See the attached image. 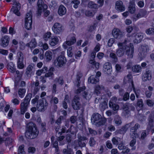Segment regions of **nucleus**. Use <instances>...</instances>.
<instances>
[{"instance_id": "4c0bfd02", "label": "nucleus", "mask_w": 154, "mask_h": 154, "mask_svg": "<svg viewBox=\"0 0 154 154\" xmlns=\"http://www.w3.org/2000/svg\"><path fill=\"white\" fill-rule=\"evenodd\" d=\"M132 70L133 72L139 73L141 71V68L140 65H136L132 67Z\"/></svg>"}, {"instance_id": "ea45409f", "label": "nucleus", "mask_w": 154, "mask_h": 154, "mask_svg": "<svg viewBox=\"0 0 154 154\" xmlns=\"http://www.w3.org/2000/svg\"><path fill=\"white\" fill-rule=\"evenodd\" d=\"M54 71V68L51 67L49 70L48 72L45 74V77H52L54 75L53 72Z\"/></svg>"}, {"instance_id": "4be33fe9", "label": "nucleus", "mask_w": 154, "mask_h": 154, "mask_svg": "<svg viewBox=\"0 0 154 154\" xmlns=\"http://www.w3.org/2000/svg\"><path fill=\"white\" fill-rule=\"evenodd\" d=\"M148 123L147 128L148 130H149L153 126V124L154 122V115L152 113L150 114L148 118Z\"/></svg>"}, {"instance_id": "e433bc0d", "label": "nucleus", "mask_w": 154, "mask_h": 154, "mask_svg": "<svg viewBox=\"0 0 154 154\" xmlns=\"http://www.w3.org/2000/svg\"><path fill=\"white\" fill-rule=\"evenodd\" d=\"M104 88V87L102 85H96L95 88L94 93L97 95L100 93V90Z\"/></svg>"}, {"instance_id": "b1692460", "label": "nucleus", "mask_w": 154, "mask_h": 154, "mask_svg": "<svg viewBox=\"0 0 154 154\" xmlns=\"http://www.w3.org/2000/svg\"><path fill=\"white\" fill-rule=\"evenodd\" d=\"M134 37V43H138L140 42L143 38V34L142 33H137L133 36Z\"/></svg>"}, {"instance_id": "bf43d9fd", "label": "nucleus", "mask_w": 154, "mask_h": 154, "mask_svg": "<svg viewBox=\"0 0 154 154\" xmlns=\"http://www.w3.org/2000/svg\"><path fill=\"white\" fill-rule=\"evenodd\" d=\"M16 74L17 75V77H16L15 78H16V81L17 82L20 80L21 75L20 74V72L18 70L16 71Z\"/></svg>"}, {"instance_id": "473e14b6", "label": "nucleus", "mask_w": 154, "mask_h": 154, "mask_svg": "<svg viewBox=\"0 0 154 154\" xmlns=\"http://www.w3.org/2000/svg\"><path fill=\"white\" fill-rule=\"evenodd\" d=\"M99 81V78L97 76L92 75L88 79V82L92 84H96Z\"/></svg>"}, {"instance_id": "7ed1b4c3", "label": "nucleus", "mask_w": 154, "mask_h": 154, "mask_svg": "<svg viewBox=\"0 0 154 154\" xmlns=\"http://www.w3.org/2000/svg\"><path fill=\"white\" fill-rule=\"evenodd\" d=\"M32 96L31 94H28L25 97L23 102L21 103V111L22 114H23L27 110Z\"/></svg>"}, {"instance_id": "13d9d810", "label": "nucleus", "mask_w": 154, "mask_h": 154, "mask_svg": "<svg viewBox=\"0 0 154 154\" xmlns=\"http://www.w3.org/2000/svg\"><path fill=\"white\" fill-rule=\"evenodd\" d=\"M136 11L135 6H129L128 11L131 14L134 13Z\"/></svg>"}, {"instance_id": "3c124183", "label": "nucleus", "mask_w": 154, "mask_h": 154, "mask_svg": "<svg viewBox=\"0 0 154 154\" xmlns=\"http://www.w3.org/2000/svg\"><path fill=\"white\" fill-rule=\"evenodd\" d=\"M109 57L112 59L115 62H116L118 60V58L116 55L113 53H111L109 54Z\"/></svg>"}, {"instance_id": "ddd939ff", "label": "nucleus", "mask_w": 154, "mask_h": 154, "mask_svg": "<svg viewBox=\"0 0 154 154\" xmlns=\"http://www.w3.org/2000/svg\"><path fill=\"white\" fill-rule=\"evenodd\" d=\"M37 5L38 8L37 11V14L38 16H39L41 15L42 9H43V10H45L48 7L46 5L44 4L42 0H38Z\"/></svg>"}, {"instance_id": "09e8293b", "label": "nucleus", "mask_w": 154, "mask_h": 154, "mask_svg": "<svg viewBox=\"0 0 154 154\" xmlns=\"http://www.w3.org/2000/svg\"><path fill=\"white\" fill-rule=\"evenodd\" d=\"M63 152L64 154H74V152L70 148L67 149H63Z\"/></svg>"}, {"instance_id": "c85d7f7f", "label": "nucleus", "mask_w": 154, "mask_h": 154, "mask_svg": "<svg viewBox=\"0 0 154 154\" xmlns=\"http://www.w3.org/2000/svg\"><path fill=\"white\" fill-rule=\"evenodd\" d=\"M9 37L7 36H5L2 39V42L1 44L2 46L4 47L7 46L9 43Z\"/></svg>"}, {"instance_id": "5701e85b", "label": "nucleus", "mask_w": 154, "mask_h": 154, "mask_svg": "<svg viewBox=\"0 0 154 154\" xmlns=\"http://www.w3.org/2000/svg\"><path fill=\"white\" fill-rule=\"evenodd\" d=\"M103 70L108 74H109L112 71L111 64L109 62L106 63L103 66Z\"/></svg>"}, {"instance_id": "603ef678", "label": "nucleus", "mask_w": 154, "mask_h": 154, "mask_svg": "<svg viewBox=\"0 0 154 154\" xmlns=\"http://www.w3.org/2000/svg\"><path fill=\"white\" fill-rule=\"evenodd\" d=\"M53 102L54 104H57L58 102V99L56 97H54L53 96L51 97V100L50 102L51 103Z\"/></svg>"}, {"instance_id": "4468645a", "label": "nucleus", "mask_w": 154, "mask_h": 154, "mask_svg": "<svg viewBox=\"0 0 154 154\" xmlns=\"http://www.w3.org/2000/svg\"><path fill=\"white\" fill-rule=\"evenodd\" d=\"M117 98L116 97H112L109 102V106L114 111L118 110L119 108V105L116 104Z\"/></svg>"}, {"instance_id": "8fccbe9b", "label": "nucleus", "mask_w": 154, "mask_h": 154, "mask_svg": "<svg viewBox=\"0 0 154 154\" xmlns=\"http://www.w3.org/2000/svg\"><path fill=\"white\" fill-rule=\"evenodd\" d=\"M100 107L101 110H104L107 107V104L106 102L104 101L100 104Z\"/></svg>"}, {"instance_id": "052dcab7", "label": "nucleus", "mask_w": 154, "mask_h": 154, "mask_svg": "<svg viewBox=\"0 0 154 154\" xmlns=\"http://www.w3.org/2000/svg\"><path fill=\"white\" fill-rule=\"evenodd\" d=\"M132 76L131 74H128L127 76L125 78V79H128V81L130 82H131V85H132V82L133 81L132 79Z\"/></svg>"}, {"instance_id": "9d476101", "label": "nucleus", "mask_w": 154, "mask_h": 154, "mask_svg": "<svg viewBox=\"0 0 154 154\" xmlns=\"http://www.w3.org/2000/svg\"><path fill=\"white\" fill-rule=\"evenodd\" d=\"M79 97L76 95L75 96L72 102V105L74 110H78L80 108L81 104L79 101Z\"/></svg>"}, {"instance_id": "c03bdc74", "label": "nucleus", "mask_w": 154, "mask_h": 154, "mask_svg": "<svg viewBox=\"0 0 154 154\" xmlns=\"http://www.w3.org/2000/svg\"><path fill=\"white\" fill-rule=\"evenodd\" d=\"M82 76V73H78L77 75V78H76V86L77 87H79V84L80 83V79Z\"/></svg>"}, {"instance_id": "a878e982", "label": "nucleus", "mask_w": 154, "mask_h": 154, "mask_svg": "<svg viewBox=\"0 0 154 154\" xmlns=\"http://www.w3.org/2000/svg\"><path fill=\"white\" fill-rule=\"evenodd\" d=\"M116 8L117 10L121 11H124L125 10V7L121 1H118L116 2Z\"/></svg>"}, {"instance_id": "412c9836", "label": "nucleus", "mask_w": 154, "mask_h": 154, "mask_svg": "<svg viewBox=\"0 0 154 154\" xmlns=\"http://www.w3.org/2000/svg\"><path fill=\"white\" fill-rule=\"evenodd\" d=\"M134 122H132L128 124H126L125 125L122 126V128L119 130V132L121 134H124L126 132L127 130L131 126H132L134 125Z\"/></svg>"}, {"instance_id": "f704fd0d", "label": "nucleus", "mask_w": 154, "mask_h": 154, "mask_svg": "<svg viewBox=\"0 0 154 154\" xmlns=\"http://www.w3.org/2000/svg\"><path fill=\"white\" fill-rule=\"evenodd\" d=\"M45 58L47 61H49L52 58V53L51 52L48 51H46L45 54Z\"/></svg>"}, {"instance_id": "bb28decb", "label": "nucleus", "mask_w": 154, "mask_h": 154, "mask_svg": "<svg viewBox=\"0 0 154 154\" xmlns=\"http://www.w3.org/2000/svg\"><path fill=\"white\" fill-rule=\"evenodd\" d=\"M125 50H126V54L130 57L132 58L134 53V49L133 48H131V50H130V48L127 45V42H126V47H125Z\"/></svg>"}, {"instance_id": "20e7f679", "label": "nucleus", "mask_w": 154, "mask_h": 154, "mask_svg": "<svg viewBox=\"0 0 154 154\" xmlns=\"http://www.w3.org/2000/svg\"><path fill=\"white\" fill-rule=\"evenodd\" d=\"M61 54L57 57L54 61V64L55 66L61 67L65 65L66 62V58L64 55V52L61 51Z\"/></svg>"}, {"instance_id": "a211bd4d", "label": "nucleus", "mask_w": 154, "mask_h": 154, "mask_svg": "<svg viewBox=\"0 0 154 154\" xmlns=\"http://www.w3.org/2000/svg\"><path fill=\"white\" fill-rule=\"evenodd\" d=\"M69 37H68L67 38V40H69ZM76 41L75 37L74 36H72L69 40H67L63 43V46L64 48L66 49L67 48L68 46H70L74 44Z\"/></svg>"}, {"instance_id": "a19ab883", "label": "nucleus", "mask_w": 154, "mask_h": 154, "mask_svg": "<svg viewBox=\"0 0 154 154\" xmlns=\"http://www.w3.org/2000/svg\"><path fill=\"white\" fill-rule=\"evenodd\" d=\"M54 81L55 82L62 85L64 83L63 77V76H60L59 77L56 78L54 80Z\"/></svg>"}, {"instance_id": "69168bd1", "label": "nucleus", "mask_w": 154, "mask_h": 154, "mask_svg": "<svg viewBox=\"0 0 154 154\" xmlns=\"http://www.w3.org/2000/svg\"><path fill=\"white\" fill-rule=\"evenodd\" d=\"M86 16L89 17H92L93 16V13L91 11L88 10H86L85 12Z\"/></svg>"}, {"instance_id": "de8ad7c7", "label": "nucleus", "mask_w": 154, "mask_h": 154, "mask_svg": "<svg viewBox=\"0 0 154 154\" xmlns=\"http://www.w3.org/2000/svg\"><path fill=\"white\" fill-rule=\"evenodd\" d=\"M132 87L133 88L134 92L136 94V97L137 98H138L139 96L140 93V90H135L134 86V82H132Z\"/></svg>"}, {"instance_id": "f257e3e1", "label": "nucleus", "mask_w": 154, "mask_h": 154, "mask_svg": "<svg viewBox=\"0 0 154 154\" xmlns=\"http://www.w3.org/2000/svg\"><path fill=\"white\" fill-rule=\"evenodd\" d=\"M27 130L25 133V136L29 139H33L36 138L38 135L39 131L35 124L29 122L27 125Z\"/></svg>"}, {"instance_id": "f8f14e48", "label": "nucleus", "mask_w": 154, "mask_h": 154, "mask_svg": "<svg viewBox=\"0 0 154 154\" xmlns=\"http://www.w3.org/2000/svg\"><path fill=\"white\" fill-rule=\"evenodd\" d=\"M140 127V125L138 123L136 124L134 126L132 127L130 129V134L131 138L134 137L135 138L139 137V135L137 133V130Z\"/></svg>"}, {"instance_id": "58836bf2", "label": "nucleus", "mask_w": 154, "mask_h": 154, "mask_svg": "<svg viewBox=\"0 0 154 154\" xmlns=\"http://www.w3.org/2000/svg\"><path fill=\"white\" fill-rule=\"evenodd\" d=\"M58 41L59 39L57 37H54L50 41V44L51 46H53L57 44Z\"/></svg>"}, {"instance_id": "e2e57ef3", "label": "nucleus", "mask_w": 154, "mask_h": 154, "mask_svg": "<svg viewBox=\"0 0 154 154\" xmlns=\"http://www.w3.org/2000/svg\"><path fill=\"white\" fill-rule=\"evenodd\" d=\"M88 130L90 134H92V135H95L97 134V132L96 131L91 128H88Z\"/></svg>"}, {"instance_id": "5fc2aeb1", "label": "nucleus", "mask_w": 154, "mask_h": 154, "mask_svg": "<svg viewBox=\"0 0 154 154\" xmlns=\"http://www.w3.org/2000/svg\"><path fill=\"white\" fill-rule=\"evenodd\" d=\"M129 93L128 92H126L124 94V95L123 100L124 101H126L129 100Z\"/></svg>"}, {"instance_id": "2f4dec72", "label": "nucleus", "mask_w": 154, "mask_h": 154, "mask_svg": "<svg viewBox=\"0 0 154 154\" xmlns=\"http://www.w3.org/2000/svg\"><path fill=\"white\" fill-rule=\"evenodd\" d=\"M92 94V93L90 91H85L82 94V96L84 98L88 100L91 97Z\"/></svg>"}, {"instance_id": "338daca9", "label": "nucleus", "mask_w": 154, "mask_h": 154, "mask_svg": "<svg viewBox=\"0 0 154 154\" xmlns=\"http://www.w3.org/2000/svg\"><path fill=\"white\" fill-rule=\"evenodd\" d=\"M13 141V140L12 138H9L5 140V143L8 145H11Z\"/></svg>"}, {"instance_id": "393cba45", "label": "nucleus", "mask_w": 154, "mask_h": 154, "mask_svg": "<svg viewBox=\"0 0 154 154\" xmlns=\"http://www.w3.org/2000/svg\"><path fill=\"white\" fill-rule=\"evenodd\" d=\"M151 71L147 69L145 73L143 75V81H146L147 80H150L152 78Z\"/></svg>"}, {"instance_id": "37998d69", "label": "nucleus", "mask_w": 154, "mask_h": 154, "mask_svg": "<svg viewBox=\"0 0 154 154\" xmlns=\"http://www.w3.org/2000/svg\"><path fill=\"white\" fill-rule=\"evenodd\" d=\"M26 89L25 88H20L18 91V93L19 96L21 98L23 97L26 92Z\"/></svg>"}, {"instance_id": "39448f33", "label": "nucleus", "mask_w": 154, "mask_h": 154, "mask_svg": "<svg viewBox=\"0 0 154 154\" xmlns=\"http://www.w3.org/2000/svg\"><path fill=\"white\" fill-rule=\"evenodd\" d=\"M25 27L27 30H30L32 28V13L31 11L27 13L25 18Z\"/></svg>"}, {"instance_id": "79ce46f5", "label": "nucleus", "mask_w": 154, "mask_h": 154, "mask_svg": "<svg viewBox=\"0 0 154 154\" xmlns=\"http://www.w3.org/2000/svg\"><path fill=\"white\" fill-rule=\"evenodd\" d=\"M120 141V138L117 137H115L112 138V141L114 145H118Z\"/></svg>"}, {"instance_id": "0e129e2a", "label": "nucleus", "mask_w": 154, "mask_h": 154, "mask_svg": "<svg viewBox=\"0 0 154 154\" xmlns=\"http://www.w3.org/2000/svg\"><path fill=\"white\" fill-rule=\"evenodd\" d=\"M143 17L140 14L139 12L136 15L133 17V18L134 21H136L138 19Z\"/></svg>"}, {"instance_id": "f3484780", "label": "nucleus", "mask_w": 154, "mask_h": 154, "mask_svg": "<svg viewBox=\"0 0 154 154\" xmlns=\"http://www.w3.org/2000/svg\"><path fill=\"white\" fill-rule=\"evenodd\" d=\"M113 36L116 38L120 39L124 35V32L118 28L114 29L112 31Z\"/></svg>"}, {"instance_id": "c756f323", "label": "nucleus", "mask_w": 154, "mask_h": 154, "mask_svg": "<svg viewBox=\"0 0 154 154\" xmlns=\"http://www.w3.org/2000/svg\"><path fill=\"white\" fill-rule=\"evenodd\" d=\"M37 43L35 38L32 39L29 43L26 44V46H28L31 49L35 48L37 46Z\"/></svg>"}, {"instance_id": "dca6fc26", "label": "nucleus", "mask_w": 154, "mask_h": 154, "mask_svg": "<svg viewBox=\"0 0 154 154\" xmlns=\"http://www.w3.org/2000/svg\"><path fill=\"white\" fill-rule=\"evenodd\" d=\"M52 30L56 34L60 33L63 30L62 25L58 23H55L52 27Z\"/></svg>"}, {"instance_id": "49530a36", "label": "nucleus", "mask_w": 154, "mask_h": 154, "mask_svg": "<svg viewBox=\"0 0 154 154\" xmlns=\"http://www.w3.org/2000/svg\"><path fill=\"white\" fill-rule=\"evenodd\" d=\"M96 143V141L95 140L94 138L91 137L90 138L89 144L90 146H94L95 145Z\"/></svg>"}, {"instance_id": "6ab92c4d", "label": "nucleus", "mask_w": 154, "mask_h": 154, "mask_svg": "<svg viewBox=\"0 0 154 154\" xmlns=\"http://www.w3.org/2000/svg\"><path fill=\"white\" fill-rule=\"evenodd\" d=\"M14 6L13 8L11 9L12 11L13 9V13L18 16H20V13L19 11L20 9V5L17 2H14L13 4Z\"/></svg>"}, {"instance_id": "4d7b16f0", "label": "nucleus", "mask_w": 154, "mask_h": 154, "mask_svg": "<svg viewBox=\"0 0 154 154\" xmlns=\"http://www.w3.org/2000/svg\"><path fill=\"white\" fill-rule=\"evenodd\" d=\"M51 33L50 32H48L44 35L43 38L45 40H48L51 37Z\"/></svg>"}, {"instance_id": "680f3d73", "label": "nucleus", "mask_w": 154, "mask_h": 154, "mask_svg": "<svg viewBox=\"0 0 154 154\" xmlns=\"http://www.w3.org/2000/svg\"><path fill=\"white\" fill-rule=\"evenodd\" d=\"M146 33L150 35H152L154 33V29L153 28H149L146 30Z\"/></svg>"}, {"instance_id": "c9c22d12", "label": "nucleus", "mask_w": 154, "mask_h": 154, "mask_svg": "<svg viewBox=\"0 0 154 154\" xmlns=\"http://www.w3.org/2000/svg\"><path fill=\"white\" fill-rule=\"evenodd\" d=\"M88 5L90 8L97 9L98 8V5L92 1H89Z\"/></svg>"}, {"instance_id": "774afa93", "label": "nucleus", "mask_w": 154, "mask_h": 154, "mask_svg": "<svg viewBox=\"0 0 154 154\" xmlns=\"http://www.w3.org/2000/svg\"><path fill=\"white\" fill-rule=\"evenodd\" d=\"M63 119V117L62 116H60L57 119L56 122V123L57 124V125H60L61 123L62 120Z\"/></svg>"}, {"instance_id": "423d86ee", "label": "nucleus", "mask_w": 154, "mask_h": 154, "mask_svg": "<svg viewBox=\"0 0 154 154\" xmlns=\"http://www.w3.org/2000/svg\"><path fill=\"white\" fill-rule=\"evenodd\" d=\"M126 42H127L126 40H125L122 42H119L118 43L117 45L119 48L116 50V55L119 57L124 55L125 47H126Z\"/></svg>"}, {"instance_id": "cd10ccee", "label": "nucleus", "mask_w": 154, "mask_h": 154, "mask_svg": "<svg viewBox=\"0 0 154 154\" xmlns=\"http://www.w3.org/2000/svg\"><path fill=\"white\" fill-rule=\"evenodd\" d=\"M113 122L116 126L120 125L122 123V118L119 115H116L114 117Z\"/></svg>"}, {"instance_id": "0eeeda50", "label": "nucleus", "mask_w": 154, "mask_h": 154, "mask_svg": "<svg viewBox=\"0 0 154 154\" xmlns=\"http://www.w3.org/2000/svg\"><path fill=\"white\" fill-rule=\"evenodd\" d=\"M48 105L46 100L42 98L39 100L37 102V107L39 111L44 112L46 110Z\"/></svg>"}, {"instance_id": "aec40b11", "label": "nucleus", "mask_w": 154, "mask_h": 154, "mask_svg": "<svg viewBox=\"0 0 154 154\" xmlns=\"http://www.w3.org/2000/svg\"><path fill=\"white\" fill-rule=\"evenodd\" d=\"M96 52L95 51L92 52L91 54V59L89 61V63L92 65V67H95L96 68H98L99 66V64L94 60V59L95 57Z\"/></svg>"}, {"instance_id": "1a4fd4ad", "label": "nucleus", "mask_w": 154, "mask_h": 154, "mask_svg": "<svg viewBox=\"0 0 154 154\" xmlns=\"http://www.w3.org/2000/svg\"><path fill=\"white\" fill-rule=\"evenodd\" d=\"M35 71V65L32 63H31L27 67L25 74L27 77L30 78L34 74Z\"/></svg>"}, {"instance_id": "f03ea898", "label": "nucleus", "mask_w": 154, "mask_h": 154, "mask_svg": "<svg viewBox=\"0 0 154 154\" xmlns=\"http://www.w3.org/2000/svg\"><path fill=\"white\" fill-rule=\"evenodd\" d=\"M92 123L97 127L105 125L106 121V119L102 118L101 116L97 113H93L91 118Z\"/></svg>"}, {"instance_id": "6e6552de", "label": "nucleus", "mask_w": 154, "mask_h": 154, "mask_svg": "<svg viewBox=\"0 0 154 154\" xmlns=\"http://www.w3.org/2000/svg\"><path fill=\"white\" fill-rule=\"evenodd\" d=\"M77 138L78 140H77V145L75 146L74 147V148L76 150H77V147H80L81 149L83 147H85L86 146V144L84 141L87 140L88 138L85 136H82L81 135H78Z\"/></svg>"}, {"instance_id": "7c9ffc66", "label": "nucleus", "mask_w": 154, "mask_h": 154, "mask_svg": "<svg viewBox=\"0 0 154 154\" xmlns=\"http://www.w3.org/2000/svg\"><path fill=\"white\" fill-rule=\"evenodd\" d=\"M66 8L63 5H61L59 7L58 13L59 15L62 16L66 14Z\"/></svg>"}, {"instance_id": "72a5a7b5", "label": "nucleus", "mask_w": 154, "mask_h": 154, "mask_svg": "<svg viewBox=\"0 0 154 154\" xmlns=\"http://www.w3.org/2000/svg\"><path fill=\"white\" fill-rule=\"evenodd\" d=\"M7 69L11 73H14V72L15 71V66L13 62H10L8 64Z\"/></svg>"}, {"instance_id": "9b49d317", "label": "nucleus", "mask_w": 154, "mask_h": 154, "mask_svg": "<svg viewBox=\"0 0 154 154\" xmlns=\"http://www.w3.org/2000/svg\"><path fill=\"white\" fill-rule=\"evenodd\" d=\"M17 67L19 69H23L24 67L23 54L21 52H19L17 54Z\"/></svg>"}, {"instance_id": "864d4df0", "label": "nucleus", "mask_w": 154, "mask_h": 154, "mask_svg": "<svg viewBox=\"0 0 154 154\" xmlns=\"http://www.w3.org/2000/svg\"><path fill=\"white\" fill-rule=\"evenodd\" d=\"M80 1L78 0H73L72 1L71 3L74 4L73 7L76 8L78 7V5L79 4Z\"/></svg>"}, {"instance_id": "2eb2a0df", "label": "nucleus", "mask_w": 154, "mask_h": 154, "mask_svg": "<svg viewBox=\"0 0 154 154\" xmlns=\"http://www.w3.org/2000/svg\"><path fill=\"white\" fill-rule=\"evenodd\" d=\"M149 50V48L147 45L142 46L140 48V52L138 54L139 57L142 59L144 58Z\"/></svg>"}, {"instance_id": "6e6d98bb", "label": "nucleus", "mask_w": 154, "mask_h": 154, "mask_svg": "<svg viewBox=\"0 0 154 154\" xmlns=\"http://www.w3.org/2000/svg\"><path fill=\"white\" fill-rule=\"evenodd\" d=\"M115 39L114 38H110L108 42V46L109 47H110L112 46L113 43L114 42Z\"/></svg>"}, {"instance_id": "a18cd8bd", "label": "nucleus", "mask_w": 154, "mask_h": 154, "mask_svg": "<svg viewBox=\"0 0 154 154\" xmlns=\"http://www.w3.org/2000/svg\"><path fill=\"white\" fill-rule=\"evenodd\" d=\"M24 146L23 145L20 146H19L18 153V154H25V152L24 150Z\"/></svg>"}]
</instances>
